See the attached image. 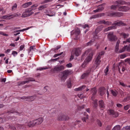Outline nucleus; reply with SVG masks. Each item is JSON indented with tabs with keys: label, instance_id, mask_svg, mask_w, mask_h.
<instances>
[{
	"label": "nucleus",
	"instance_id": "1",
	"mask_svg": "<svg viewBox=\"0 0 130 130\" xmlns=\"http://www.w3.org/2000/svg\"><path fill=\"white\" fill-rule=\"evenodd\" d=\"M112 26L108 27L104 29V31L106 32L113 29H115L117 28L116 26H125V24L122 21H116L115 23L112 24Z\"/></svg>",
	"mask_w": 130,
	"mask_h": 130
},
{
	"label": "nucleus",
	"instance_id": "2",
	"mask_svg": "<svg viewBox=\"0 0 130 130\" xmlns=\"http://www.w3.org/2000/svg\"><path fill=\"white\" fill-rule=\"evenodd\" d=\"M110 7L111 9L113 10H115L118 8V10L121 11H126L129 9L128 6H121L119 5H111Z\"/></svg>",
	"mask_w": 130,
	"mask_h": 130
},
{
	"label": "nucleus",
	"instance_id": "3",
	"mask_svg": "<svg viewBox=\"0 0 130 130\" xmlns=\"http://www.w3.org/2000/svg\"><path fill=\"white\" fill-rule=\"evenodd\" d=\"M72 71L71 70H67L63 71L60 78L61 81L64 82L69 75L72 73Z\"/></svg>",
	"mask_w": 130,
	"mask_h": 130
},
{
	"label": "nucleus",
	"instance_id": "4",
	"mask_svg": "<svg viewBox=\"0 0 130 130\" xmlns=\"http://www.w3.org/2000/svg\"><path fill=\"white\" fill-rule=\"evenodd\" d=\"M104 53L105 52L104 51H102L99 53V54L96 58L95 61V64L96 65V68H97L98 66L100 65L101 62L100 59L102 57V56L104 55Z\"/></svg>",
	"mask_w": 130,
	"mask_h": 130
},
{
	"label": "nucleus",
	"instance_id": "5",
	"mask_svg": "<svg viewBox=\"0 0 130 130\" xmlns=\"http://www.w3.org/2000/svg\"><path fill=\"white\" fill-rule=\"evenodd\" d=\"M80 30L78 28H76L75 30H73L71 32V36L74 35L75 36L74 39L75 40H78L79 38L78 37V36L80 34Z\"/></svg>",
	"mask_w": 130,
	"mask_h": 130
},
{
	"label": "nucleus",
	"instance_id": "6",
	"mask_svg": "<svg viewBox=\"0 0 130 130\" xmlns=\"http://www.w3.org/2000/svg\"><path fill=\"white\" fill-rule=\"evenodd\" d=\"M107 37L109 40L111 41H116L118 39L117 37L114 35L113 32H109L107 35Z\"/></svg>",
	"mask_w": 130,
	"mask_h": 130
},
{
	"label": "nucleus",
	"instance_id": "7",
	"mask_svg": "<svg viewBox=\"0 0 130 130\" xmlns=\"http://www.w3.org/2000/svg\"><path fill=\"white\" fill-rule=\"evenodd\" d=\"M101 30V29L100 27H98L97 28L95 31V32L94 34V36L93 37V40H90L89 42H88L87 44L88 45H91L92 43L95 40V39L97 38L98 37H97V34Z\"/></svg>",
	"mask_w": 130,
	"mask_h": 130
},
{
	"label": "nucleus",
	"instance_id": "8",
	"mask_svg": "<svg viewBox=\"0 0 130 130\" xmlns=\"http://www.w3.org/2000/svg\"><path fill=\"white\" fill-rule=\"evenodd\" d=\"M126 65L124 63L123 61L119 63V66L118 67V71L120 74H122L120 71V68H122L121 70L123 72L125 71L126 69Z\"/></svg>",
	"mask_w": 130,
	"mask_h": 130
},
{
	"label": "nucleus",
	"instance_id": "9",
	"mask_svg": "<svg viewBox=\"0 0 130 130\" xmlns=\"http://www.w3.org/2000/svg\"><path fill=\"white\" fill-rule=\"evenodd\" d=\"M33 12L31 11V10L26 9L22 14L21 17L22 18H25L31 15L33 13Z\"/></svg>",
	"mask_w": 130,
	"mask_h": 130
},
{
	"label": "nucleus",
	"instance_id": "10",
	"mask_svg": "<svg viewBox=\"0 0 130 130\" xmlns=\"http://www.w3.org/2000/svg\"><path fill=\"white\" fill-rule=\"evenodd\" d=\"M36 96H23L21 97H19V99L24 100L25 101H32L35 98Z\"/></svg>",
	"mask_w": 130,
	"mask_h": 130
},
{
	"label": "nucleus",
	"instance_id": "11",
	"mask_svg": "<svg viewBox=\"0 0 130 130\" xmlns=\"http://www.w3.org/2000/svg\"><path fill=\"white\" fill-rule=\"evenodd\" d=\"M64 67L62 65H59L55 66L53 69L54 71L59 72L62 70H63Z\"/></svg>",
	"mask_w": 130,
	"mask_h": 130
},
{
	"label": "nucleus",
	"instance_id": "12",
	"mask_svg": "<svg viewBox=\"0 0 130 130\" xmlns=\"http://www.w3.org/2000/svg\"><path fill=\"white\" fill-rule=\"evenodd\" d=\"M69 119V117L68 116H66L64 115L61 114H60L58 118V120H59L65 121Z\"/></svg>",
	"mask_w": 130,
	"mask_h": 130
},
{
	"label": "nucleus",
	"instance_id": "13",
	"mask_svg": "<svg viewBox=\"0 0 130 130\" xmlns=\"http://www.w3.org/2000/svg\"><path fill=\"white\" fill-rule=\"evenodd\" d=\"M108 112L110 115H111L114 117H116L118 115V112H115L112 109H110L108 110Z\"/></svg>",
	"mask_w": 130,
	"mask_h": 130
},
{
	"label": "nucleus",
	"instance_id": "14",
	"mask_svg": "<svg viewBox=\"0 0 130 130\" xmlns=\"http://www.w3.org/2000/svg\"><path fill=\"white\" fill-rule=\"evenodd\" d=\"M43 120V119L42 118H38V119L34 120V123L35 125H38L41 124Z\"/></svg>",
	"mask_w": 130,
	"mask_h": 130
},
{
	"label": "nucleus",
	"instance_id": "15",
	"mask_svg": "<svg viewBox=\"0 0 130 130\" xmlns=\"http://www.w3.org/2000/svg\"><path fill=\"white\" fill-rule=\"evenodd\" d=\"M95 51H92L90 54H89V56L86 59V62L88 63L91 60L92 57L93 55L94 54Z\"/></svg>",
	"mask_w": 130,
	"mask_h": 130
},
{
	"label": "nucleus",
	"instance_id": "16",
	"mask_svg": "<svg viewBox=\"0 0 130 130\" xmlns=\"http://www.w3.org/2000/svg\"><path fill=\"white\" fill-rule=\"evenodd\" d=\"M123 13L122 12H113L110 13L109 14V16H117L120 17L123 15Z\"/></svg>",
	"mask_w": 130,
	"mask_h": 130
},
{
	"label": "nucleus",
	"instance_id": "17",
	"mask_svg": "<svg viewBox=\"0 0 130 130\" xmlns=\"http://www.w3.org/2000/svg\"><path fill=\"white\" fill-rule=\"evenodd\" d=\"M16 113V115H18L19 116H21L23 115V113L22 112H18L16 110H15V109H13L10 111H8L7 112V113L8 114L13 113Z\"/></svg>",
	"mask_w": 130,
	"mask_h": 130
},
{
	"label": "nucleus",
	"instance_id": "18",
	"mask_svg": "<svg viewBox=\"0 0 130 130\" xmlns=\"http://www.w3.org/2000/svg\"><path fill=\"white\" fill-rule=\"evenodd\" d=\"M105 105L104 102L102 100L99 101V106L102 110L104 109L105 107Z\"/></svg>",
	"mask_w": 130,
	"mask_h": 130
},
{
	"label": "nucleus",
	"instance_id": "19",
	"mask_svg": "<svg viewBox=\"0 0 130 130\" xmlns=\"http://www.w3.org/2000/svg\"><path fill=\"white\" fill-rule=\"evenodd\" d=\"M74 54L76 56H79L81 54L80 48H75L74 50Z\"/></svg>",
	"mask_w": 130,
	"mask_h": 130
},
{
	"label": "nucleus",
	"instance_id": "20",
	"mask_svg": "<svg viewBox=\"0 0 130 130\" xmlns=\"http://www.w3.org/2000/svg\"><path fill=\"white\" fill-rule=\"evenodd\" d=\"M90 70H88L86 73L83 74L81 76V78L84 79L88 76L90 73Z\"/></svg>",
	"mask_w": 130,
	"mask_h": 130
},
{
	"label": "nucleus",
	"instance_id": "21",
	"mask_svg": "<svg viewBox=\"0 0 130 130\" xmlns=\"http://www.w3.org/2000/svg\"><path fill=\"white\" fill-rule=\"evenodd\" d=\"M26 125V124H17L16 125L17 127L19 129H23L25 127V126Z\"/></svg>",
	"mask_w": 130,
	"mask_h": 130
},
{
	"label": "nucleus",
	"instance_id": "22",
	"mask_svg": "<svg viewBox=\"0 0 130 130\" xmlns=\"http://www.w3.org/2000/svg\"><path fill=\"white\" fill-rule=\"evenodd\" d=\"M84 115L85 116L84 117L82 118V120L83 122H86V121L88 119L89 115H88L87 114V113L86 112H85L84 113Z\"/></svg>",
	"mask_w": 130,
	"mask_h": 130
},
{
	"label": "nucleus",
	"instance_id": "23",
	"mask_svg": "<svg viewBox=\"0 0 130 130\" xmlns=\"http://www.w3.org/2000/svg\"><path fill=\"white\" fill-rule=\"evenodd\" d=\"M90 91L91 93H93L92 97V99H93V97H94L96 94L97 92V90L94 87L91 88V89Z\"/></svg>",
	"mask_w": 130,
	"mask_h": 130
},
{
	"label": "nucleus",
	"instance_id": "24",
	"mask_svg": "<svg viewBox=\"0 0 130 130\" xmlns=\"http://www.w3.org/2000/svg\"><path fill=\"white\" fill-rule=\"evenodd\" d=\"M47 4H44L40 5L38 8V10H44L47 7Z\"/></svg>",
	"mask_w": 130,
	"mask_h": 130
},
{
	"label": "nucleus",
	"instance_id": "25",
	"mask_svg": "<svg viewBox=\"0 0 130 130\" xmlns=\"http://www.w3.org/2000/svg\"><path fill=\"white\" fill-rule=\"evenodd\" d=\"M100 23H101L105 25H111L112 22L110 21H105L104 20L101 21H100Z\"/></svg>",
	"mask_w": 130,
	"mask_h": 130
},
{
	"label": "nucleus",
	"instance_id": "26",
	"mask_svg": "<svg viewBox=\"0 0 130 130\" xmlns=\"http://www.w3.org/2000/svg\"><path fill=\"white\" fill-rule=\"evenodd\" d=\"M116 3L120 5H123L125 4L126 3L125 1L122 0H118L116 1Z\"/></svg>",
	"mask_w": 130,
	"mask_h": 130
},
{
	"label": "nucleus",
	"instance_id": "27",
	"mask_svg": "<svg viewBox=\"0 0 130 130\" xmlns=\"http://www.w3.org/2000/svg\"><path fill=\"white\" fill-rule=\"evenodd\" d=\"M32 4V2H29L23 4L22 5V7L23 8H26L28 7L29 6Z\"/></svg>",
	"mask_w": 130,
	"mask_h": 130
},
{
	"label": "nucleus",
	"instance_id": "28",
	"mask_svg": "<svg viewBox=\"0 0 130 130\" xmlns=\"http://www.w3.org/2000/svg\"><path fill=\"white\" fill-rule=\"evenodd\" d=\"M104 9V8L102 6H100L98 7L97 9L94 10V11L95 12H100L103 10Z\"/></svg>",
	"mask_w": 130,
	"mask_h": 130
},
{
	"label": "nucleus",
	"instance_id": "29",
	"mask_svg": "<svg viewBox=\"0 0 130 130\" xmlns=\"http://www.w3.org/2000/svg\"><path fill=\"white\" fill-rule=\"evenodd\" d=\"M72 80L70 78H69L67 81V85L68 88H70L71 86Z\"/></svg>",
	"mask_w": 130,
	"mask_h": 130
},
{
	"label": "nucleus",
	"instance_id": "30",
	"mask_svg": "<svg viewBox=\"0 0 130 130\" xmlns=\"http://www.w3.org/2000/svg\"><path fill=\"white\" fill-rule=\"evenodd\" d=\"M27 125L29 127H32L35 126V124L34 123V121H30L27 123Z\"/></svg>",
	"mask_w": 130,
	"mask_h": 130
},
{
	"label": "nucleus",
	"instance_id": "31",
	"mask_svg": "<svg viewBox=\"0 0 130 130\" xmlns=\"http://www.w3.org/2000/svg\"><path fill=\"white\" fill-rule=\"evenodd\" d=\"M86 87V86L85 85H83L82 86L80 87L77 88H75V90L76 91H80L81 90L83 89H84Z\"/></svg>",
	"mask_w": 130,
	"mask_h": 130
},
{
	"label": "nucleus",
	"instance_id": "32",
	"mask_svg": "<svg viewBox=\"0 0 130 130\" xmlns=\"http://www.w3.org/2000/svg\"><path fill=\"white\" fill-rule=\"evenodd\" d=\"M105 89L104 87H103L100 89V93L101 96H102L104 94V90Z\"/></svg>",
	"mask_w": 130,
	"mask_h": 130
},
{
	"label": "nucleus",
	"instance_id": "33",
	"mask_svg": "<svg viewBox=\"0 0 130 130\" xmlns=\"http://www.w3.org/2000/svg\"><path fill=\"white\" fill-rule=\"evenodd\" d=\"M120 126L119 125H117L115 126L112 130H120Z\"/></svg>",
	"mask_w": 130,
	"mask_h": 130
},
{
	"label": "nucleus",
	"instance_id": "34",
	"mask_svg": "<svg viewBox=\"0 0 130 130\" xmlns=\"http://www.w3.org/2000/svg\"><path fill=\"white\" fill-rule=\"evenodd\" d=\"M129 35L128 34H126L124 32H122L120 34V35L124 38H125L128 37Z\"/></svg>",
	"mask_w": 130,
	"mask_h": 130
},
{
	"label": "nucleus",
	"instance_id": "35",
	"mask_svg": "<svg viewBox=\"0 0 130 130\" xmlns=\"http://www.w3.org/2000/svg\"><path fill=\"white\" fill-rule=\"evenodd\" d=\"M123 102H130V97L127 96L123 100Z\"/></svg>",
	"mask_w": 130,
	"mask_h": 130
},
{
	"label": "nucleus",
	"instance_id": "36",
	"mask_svg": "<svg viewBox=\"0 0 130 130\" xmlns=\"http://www.w3.org/2000/svg\"><path fill=\"white\" fill-rule=\"evenodd\" d=\"M27 80L26 81L28 82L27 83H29L30 81H33L35 80V79L34 78H31L30 77H29L26 78V79Z\"/></svg>",
	"mask_w": 130,
	"mask_h": 130
},
{
	"label": "nucleus",
	"instance_id": "37",
	"mask_svg": "<svg viewBox=\"0 0 130 130\" xmlns=\"http://www.w3.org/2000/svg\"><path fill=\"white\" fill-rule=\"evenodd\" d=\"M36 50V49L35 48V46H31L29 47V49L28 52L29 53L32 51H35Z\"/></svg>",
	"mask_w": 130,
	"mask_h": 130
},
{
	"label": "nucleus",
	"instance_id": "38",
	"mask_svg": "<svg viewBox=\"0 0 130 130\" xmlns=\"http://www.w3.org/2000/svg\"><path fill=\"white\" fill-rule=\"evenodd\" d=\"M92 103L93 104V107L94 108H96L98 106L97 100H95L92 102Z\"/></svg>",
	"mask_w": 130,
	"mask_h": 130
},
{
	"label": "nucleus",
	"instance_id": "39",
	"mask_svg": "<svg viewBox=\"0 0 130 130\" xmlns=\"http://www.w3.org/2000/svg\"><path fill=\"white\" fill-rule=\"evenodd\" d=\"M39 5L38 4H33L32 6L31 7V8L32 9H29L30 10H31V11L32 10H34L35 9V8L36 7H37Z\"/></svg>",
	"mask_w": 130,
	"mask_h": 130
},
{
	"label": "nucleus",
	"instance_id": "40",
	"mask_svg": "<svg viewBox=\"0 0 130 130\" xmlns=\"http://www.w3.org/2000/svg\"><path fill=\"white\" fill-rule=\"evenodd\" d=\"M17 7V5L16 4H14L13 6H12V8L11 9V10L12 11H14L15 10Z\"/></svg>",
	"mask_w": 130,
	"mask_h": 130
},
{
	"label": "nucleus",
	"instance_id": "41",
	"mask_svg": "<svg viewBox=\"0 0 130 130\" xmlns=\"http://www.w3.org/2000/svg\"><path fill=\"white\" fill-rule=\"evenodd\" d=\"M27 82H28L26 81V80L24 81L20 82L18 83V85L19 86H21L27 83Z\"/></svg>",
	"mask_w": 130,
	"mask_h": 130
},
{
	"label": "nucleus",
	"instance_id": "42",
	"mask_svg": "<svg viewBox=\"0 0 130 130\" xmlns=\"http://www.w3.org/2000/svg\"><path fill=\"white\" fill-rule=\"evenodd\" d=\"M109 67L108 66H107L106 68L105 69L104 72L105 73V75H106L107 74V73L109 71Z\"/></svg>",
	"mask_w": 130,
	"mask_h": 130
},
{
	"label": "nucleus",
	"instance_id": "43",
	"mask_svg": "<svg viewBox=\"0 0 130 130\" xmlns=\"http://www.w3.org/2000/svg\"><path fill=\"white\" fill-rule=\"evenodd\" d=\"M47 10L46 11V12H45V15H48L49 17H52L53 16H55V13H54L53 14V13H50L49 14L48 13V12H47Z\"/></svg>",
	"mask_w": 130,
	"mask_h": 130
},
{
	"label": "nucleus",
	"instance_id": "44",
	"mask_svg": "<svg viewBox=\"0 0 130 130\" xmlns=\"http://www.w3.org/2000/svg\"><path fill=\"white\" fill-rule=\"evenodd\" d=\"M96 123L98 126L100 127H101L102 126V123L101 121L99 119H97L96 121Z\"/></svg>",
	"mask_w": 130,
	"mask_h": 130
},
{
	"label": "nucleus",
	"instance_id": "45",
	"mask_svg": "<svg viewBox=\"0 0 130 130\" xmlns=\"http://www.w3.org/2000/svg\"><path fill=\"white\" fill-rule=\"evenodd\" d=\"M110 91L113 96H116L117 95V94L115 91L112 90H111Z\"/></svg>",
	"mask_w": 130,
	"mask_h": 130
},
{
	"label": "nucleus",
	"instance_id": "46",
	"mask_svg": "<svg viewBox=\"0 0 130 130\" xmlns=\"http://www.w3.org/2000/svg\"><path fill=\"white\" fill-rule=\"evenodd\" d=\"M88 63L85 61H84L82 64V66L83 68H85L86 67V66Z\"/></svg>",
	"mask_w": 130,
	"mask_h": 130
},
{
	"label": "nucleus",
	"instance_id": "47",
	"mask_svg": "<svg viewBox=\"0 0 130 130\" xmlns=\"http://www.w3.org/2000/svg\"><path fill=\"white\" fill-rule=\"evenodd\" d=\"M9 128L12 129L13 130H16L15 127V126H13L12 125H9Z\"/></svg>",
	"mask_w": 130,
	"mask_h": 130
},
{
	"label": "nucleus",
	"instance_id": "48",
	"mask_svg": "<svg viewBox=\"0 0 130 130\" xmlns=\"http://www.w3.org/2000/svg\"><path fill=\"white\" fill-rule=\"evenodd\" d=\"M98 14L94 15H93L91 17H90V19H92L96 18H98Z\"/></svg>",
	"mask_w": 130,
	"mask_h": 130
},
{
	"label": "nucleus",
	"instance_id": "49",
	"mask_svg": "<svg viewBox=\"0 0 130 130\" xmlns=\"http://www.w3.org/2000/svg\"><path fill=\"white\" fill-rule=\"evenodd\" d=\"M130 107V105H127L126 106H124V109L125 110H127Z\"/></svg>",
	"mask_w": 130,
	"mask_h": 130
},
{
	"label": "nucleus",
	"instance_id": "50",
	"mask_svg": "<svg viewBox=\"0 0 130 130\" xmlns=\"http://www.w3.org/2000/svg\"><path fill=\"white\" fill-rule=\"evenodd\" d=\"M19 15H18V14L15 13L14 14L11 15H9V17H11L12 18H14L18 17Z\"/></svg>",
	"mask_w": 130,
	"mask_h": 130
},
{
	"label": "nucleus",
	"instance_id": "51",
	"mask_svg": "<svg viewBox=\"0 0 130 130\" xmlns=\"http://www.w3.org/2000/svg\"><path fill=\"white\" fill-rule=\"evenodd\" d=\"M126 49V47L124 46L121 50H120L118 52L119 53H121L124 52Z\"/></svg>",
	"mask_w": 130,
	"mask_h": 130
},
{
	"label": "nucleus",
	"instance_id": "52",
	"mask_svg": "<svg viewBox=\"0 0 130 130\" xmlns=\"http://www.w3.org/2000/svg\"><path fill=\"white\" fill-rule=\"evenodd\" d=\"M89 52V50H88L86 51L84 53V54L82 56V58H83L87 54H88V53Z\"/></svg>",
	"mask_w": 130,
	"mask_h": 130
},
{
	"label": "nucleus",
	"instance_id": "53",
	"mask_svg": "<svg viewBox=\"0 0 130 130\" xmlns=\"http://www.w3.org/2000/svg\"><path fill=\"white\" fill-rule=\"evenodd\" d=\"M125 47H126V50L127 51L130 52V45H129L128 46L126 45L124 46Z\"/></svg>",
	"mask_w": 130,
	"mask_h": 130
},
{
	"label": "nucleus",
	"instance_id": "54",
	"mask_svg": "<svg viewBox=\"0 0 130 130\" xmlns=\"http://www.w3.org/2000/svg\"><path fill=\"white\" fill-rule=\"evenodd\" d=\"M12 54L14 56H15L18 54V53L16 51H12Z\"/></svg>",
	"mask_w": 130,
	"mask_h": 130
},
{
	"label": "nucleus",
	"instance_id": "55",
	"mask_svg": "<svg viewBox=\"0 0 130 130\" xmlns=\"http://www.w3.org/2000/svg\"><path fill=\"white\" fill-rule=\"evenodd\" d=\"M127 56V55L125 54H122L120 56V58L121 59H123L126 57Z\"/></svg>",
	"mask_w": 130,
	"mask_h": 130
},
{
	"label": "nucleus",
	"instance_id": "56",
	"mask_svg": "<svg viewBox=\"0 0 130 130\" xmlns=\"http://www.w3.org/2000/svg\"><path fill=\"white\" fill-rule=\"evenodd\" d=\"M51 0H46L44 1L43 2L40 3L41 4H42L44 3H46L51 2Z\"/></svg>",
	"mask_w": 130,
	"mask_h": 130
},
{
	"label": "nucleus",
	"instance_id": "57",
	"mask_svg": "<svg viewBox=\"0 0 130 130\" xmlns=\"http://www.w3.org/2000/svg\"><path fill=\"white\" fill-rule=\"evenodd\" d=\"M28 29V28H25V29H21V30H16V31H14V32H19V31H20V32H21V31H23L25 30H27V29Z\"/></svg>",
	"mask_w": 130,
	"mask_h": 130
},
{
	"label": "nucleus",
	"instance_id": "58",
	"mask_svg": "<svg viewBox=\"0 0 130 130\" xmlns=\"http://www.w3.org/2000/svg\"><path fill=\"white\" fill-rule=\"evenodd\" d=\"M28 29V28H25V29H21V30H16V31H14V32H19V31H20V32H21V31H23L25 30H27V29Z\"/></svg>",
	"mask_w": 130,
	"mask_h": 130
},
{
	"label": "nucleus",
	"instance_id": "59",
	"mask_svg": "<svg viewBox=\"0 0 130 130\" xmlns=\"http://www.w3.org/2000/svg\"><path fill=\"white\" fill-rule=\"evenodd\" d=\"M122 130H130V126L125 127L123 129H122Z\"/></svg>",
	"mask_w": 130,
	"mask_h": 130
},
{
	"label": "nucleus",
	"instance_id": "60",
	"mask_svg": "<svg viewBox=\"0 0 130 130\" xmlns=\"http://www.w3.org/2000/svg\"><path fill=\"white\" fill-rule=\"evenodd\" d=\"M66 67L68 68H71L72 66V64L71 63H69L66 65Z\"/></svg>",
	"mask_w": 130,
	"mask_h": 130
},
{
	"label": "nucleus",
	"instance_id": "61",
	"mask_svg": "<svg viewBox=\"0 0 130 130\" xmlns=\"http://www.w3.org/2000/svg\"><path fill=\"white\" fill-rule=\"evenodd\" d=\"M61 47V46L60 45H59L57 46V47L55 48H54V51L55 52L56 51L58 50Z\"/></svg>",
	"mask_w": 130,
	"mask_h": 130
},
{
	"label": "nucleus",
	"instance_id": "62",
	"mask_svg": "<svg viewBox=\"0 0 130 130\" xmlns=\"http://www.w3.org/2000/svg\"><path fill=\"white\" fill-rule=\"evenodd\" d=\"M85 108V106L83 105L81 106H79L78 107V110H80L83 108Z\"/></svg>",
	"mask_w": 130,
	"mask_h": 130
},
{
	"label": "nucleus",
	"instance_id": "63",
	"mask_svg": "<svg viewBox=\"0 0 130 130\" xmlns=\"http://www.w3.org/2000/svg\"><path fill=\"white\" fill-rule=\"evenodd\" d=\"M63 53V52H61L59 54H56L54 55L53 57L54 58L57 57L58 56H60L62 55Z\"/></svg>",
	"mask_w": 130,
	"mask_h": 130
},
{
	"label": "nucleus",
	"instance_id": "64",
	"mask_svg": "<svg viewBox=\"0 0 130 130\" xmlns=\"http://www.w3.org/2000/svg\"><path fill=\"white\" fill-rule=\"evenodd\" d=\"M25 47V45H21L20 47V51H22L23 50L24 48Z\"/></svg>",
	"mask_w": 130,
	"mask_h": 130
}]
</instances>
